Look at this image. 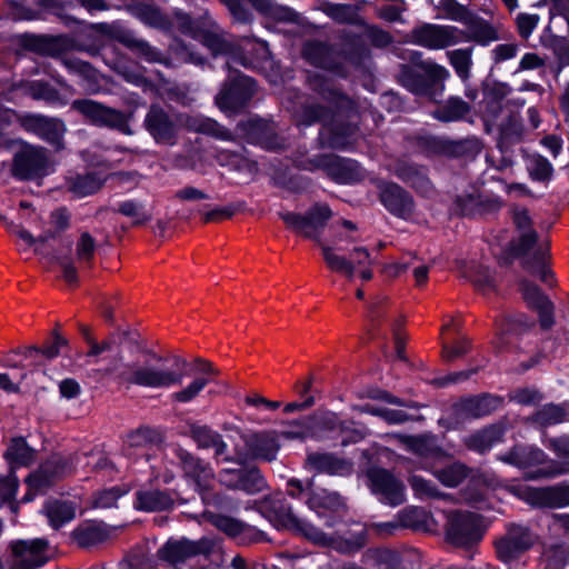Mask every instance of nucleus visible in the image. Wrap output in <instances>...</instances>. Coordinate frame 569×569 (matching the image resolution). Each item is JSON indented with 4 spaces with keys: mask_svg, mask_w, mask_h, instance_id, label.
Masks as SVG:
<instances>
[{
    "mask_svg": "<svg viewBox=\"0 0 569 569\" xmlns=\"http://www.w3.org/2000/svg\"><path fill=\"white\" fill-rule=\"evenodd\" d=\"M71 109L80 113L92 126L117 130L123 134L132 133L129 116L121 110L92 99H76L71 102Z\"/></svg>",
    "mask_w": 569,
    "mask_h": 569,
    "instance_id": "423d86ee",
    "label": "nucleus"
},
{
    "mask_svg": "<svg viewBox=\"0 0 569 569\" xmlns=\"http://www.w3.org/2000/svg\"><path fill=\"white\" fill-rule=\"evenodd\" d=\"M89 28L102 36L109 37L119 43H123L124 38L129 31L128 28H126L121 22L114 21L111 23L108 22H98V23H90Z\"/></svg>",
    "mask_w": 569,
    "mask_h": 569,
    "instance_id": "338daca9",
    "label": "nucleus"
},
{
    "mask_svg": "<svg viewBox=\"0 0 569 569\" xmlns=\"http://www.w3.org/2000/svg\"><path fill=\"white\" fill-rule=\"evenodd\" d=\"M216 546V541L209 537H202L199 540L188 538H170L158 549L157 557L172 567L186 563L197 556H209Z\"/></svg>",
    "mask_w": 569,
    "mask_h": 569,
    "instance_id": "1a4fd4ad",
    "label": "nucleus"
},
{
    "mask_svg": "<svg viewBox=\"0 0 569 569\" xmlns=\"http://www.w3.org/2000/svg\"><path fill=\"white\" fill-rule=\"evenodd\" d=\"M323 260L327 267L338 273H342L349 279L355 276V263L346 257L337 254L335 249L327 244H321Z\"/></svg>",
    "mask_w": 569,
    "mask_h": 569,
    "instance_id": "5fc2aeb1",
    "label": "nucleus"
},
{
    "mask_svg": "<svg viewBox=\"0 0 569 569\" xmlns=\"http://www.w3.org/2000/svg\"><path fill=\"white\" fill-rule=\"evenodd\" d=\"M66 126L62 120L38 114V137L51 144L56 151L64 148Z\"/></svg>",
    "mask_w": 569,
    "mask_h": 569,
    "instance_id": "ea45409f",
    "label": "nucleus"
},
{
    "mask_svg": "<svg viewBox=\"0 0 569 569\" xmlns=\"http://www.w3.org/2000/svg\"><path fill=\"white\" fill-rule=\"evenodd\" d=\"M307 506L319 512L321 509L338 511L345 508L343 498L336 491H329L323 488H315L313 481H307Z\"/></svg>",
    "mask_w": 569,
    "mask_h": 569,
    "instance_id": "cd10ccee",
    "label": "nucleus"
},
{
    "mask_svg": "<svg viewBox=\"0 0 569 569\" xmlns=\"http://www.w3.org/2000/svg\"><path fill=\"white\" fill-rule=\"evenodd\" d=\"M429 146L435 152L453 158L473 156L480 150L479 142L476 139L450 140L433 138Z\"/></svg>",
    "mask_w": 569,
    "mask_h": 569,
    "instance_id": "7c9ffc66",
    "label": "nucleus"
},
{
    "mask_svg": "<svg viewBox=\"0 0 569 569\" xmlns=\"http://www.w3.org/2000/svg\"><path fill=\"white\" fill-rule=\"evenodd\" d=\"M503 399L491 393H481L461 398L453 403L452 411L457 420L479 419L491 415L502 407Z\"/></svg>",
    "mask_w": 569,
    "mask_h": 569,
    "instance_id": "6ab92c4d",
    "label": "nucleus"
},
{
    "mask_svg": "<svg viewBox=\"0 0 569 569\" xmlns=\"http://www.w3.org/2000/svg\"><path fill=\"white\" fill-rule=\"evenodd\" d=\"M433 475L446 487L455 488L468 477V468L462 463L455 462L437 469Z\"/></svg>",
    "mask_w": 569,
    "mask_h": 569,
    "instance_id": "13d9d810",
    "label": "nucleus"
},
{
    "mask_svg": "<svg viewBox=\"0 0 569 569\" xmlns=\"http://www.w3.org/2000/svg\"><path fill=\"white\" fill-rule=\"evenodd\" d=\"M378 197L383 207L392 216L409 219L415 211L412 196L395 182L379 180L377 182Z\"/></svg>",
    "mask_w": 569,
    "mask_h": 569,
    "instance_id": "f3484780",
    "label": "nucleus"
},
{
    "mask_svg": "<svg viewBox=\"0 0 569 569\" xmlns=\"http://www.w3.org/2000/svg\"><path fill=\"white\" fill-rule=\"evenodd\" d=\"M568 417V407L565 403H547L539 408L529 419L541 428L563 422Z\"/></svg>",
    "mask_w": 569,
    "mask_h": 569,
    "instance_id": "de8ad7c7",
    "label": "nucleus"
},
{
    "mask_svg": "<svg viewBox=\"0 0 569 569\" xmlns=\"http://www.w3.org/2000/svg\"><path fill=\"white\" fill-rule=\"evenodd\" d=\"M301 54L315 67L332 71L341 68L340 54L327 42L308 40L303 43Z\"/></svg>",
    "mask_w": 569,
    "mask_h": 569,
    "instance_id": "5701e85b",
    "label": "nucleus"
},
{
    "mask_svg": "<svg viewBox=\"0 0 569 569\" xmlns=\"http://www.w3.org/2000/svg\"><path fill=\"white\" fill-rule=\"evenodd\" d=\"M393 174L412 187L426 182L425 173L420 167L403 161L395 166Z\"/></svg>",
    "mask_w": 569,
    "mask_h": 569,
    "instance_id": "e2e57ef3",
    "label": "nucleus"
},
{
    "mask_svg": "<svg viewBox=\"0 0 569 569\" xmlns=\"http://www.w3.org/2000/svg\"><path fill=\"white\" fill-rule=\"evenodd\" d=\"M511 219L519 231V238L509 242V251L516 257L525 256L537 243L538 233L532 228V220L528 209L523 207H513L511 209Z\"/></svg>",
    "mask_w": 569,
    "mask_h": 569,
    "instance_id": "412c9836",
    "label": "nucleus"
},
{
    "mask_svg": "<svg viewBox=\"0 0 569 569\" xmlns=\"http://www.w3.org/2000/svg\"><path fill=\"white\" fill-rule=\"evenodd\" d=\"M174 456L183 478L193 485L206 503H210V490L214 481V471L211 465L182 447L174 449Z\"/></svg>",
    "mask_w": 569,
    "mask_h": 569,
    "instance_id": "0eeeda50",
    "label": "nucleus"
},
{
    "mask_svg": "<svg viewBox=\"0 0 569 569\" xmlns=\"http://www.w3.org/2000/svg\"><path fill=\"white\" fill-rule=\"evenodd\" d=\"M499 459L518 468H528L542 465L546 461V455L539 448L519 445L515 446L507 453L501 455Z\"/></svg>",
    "mask_w": 569,
    "mask_h": 569,
    "instance_id": "473e14b6",
    "label": "nucleus"
},
{
    "mask_svg": "<svg viewBox=\"0 0 569 569\" xmlns=\"http://www.w3.org/2000/svg\"><path fill=\"white\" fill-rule=\"evenodd\" d=\"M473 47L449 50L446 57L457 76L467 81L471 74Z\"/></svg>",
    "mask_w": 569,
    "mask_h": 569,
    "instance_id": "8fccbe9b",
    "label": "nucleus"
},
{
    "mask_svg": "<svg viewBox=\"0 0 569 569\" xmlns=\"http://www.w3.org/2000/svg\"><path fill=\"white\" fill-rule=\"evenodd\" d=\"M74 48V41L67 34H38V54L59 58Z\"/></svg>",
    "mask_w": 569,
    "mask_h": 569,
    "instance_id": "49530a36",
    "label": "nucleus"
},
{
    "mask_svg": "<svg viewBox=\"0 0 569 569\" xmlns=\"http://www.w3.org/2000/svg\"><path fill=\"white\" fill-rule=\"evenodd\" d=\"M307 465L319 473L346 477L353 472V462L329 452H310Z\"/></svg>",
    "mask_w": 569,
    "mask_h": 569,
    "instance_id": "a878e982",
    "label": "nucleus"
},
{
    "mask_svg": "<svg viewBox=\"0 0 569 569\" xmlns=\"http://www.w3.org/2000/svg\"><path fill=\"white\" fill-rule=\"evenodd\" d=\"M177 122L178 131L184 128L188 131L211 136L219 140H233L231 131L211 118L183 112L177 113Z\"/></svg>",
    "mask_w": 569,
    "mask_h": 569,
    "instance_id": "4be33fe9",
    "label": "nucleus"
},
{
    "mask_svg": "<svg viewBox=\"0 0 569 569\" xmlns=\"http://www.w3.org/2000/svg\"><path fill=\"white\" fill-rule=\"evenodd\" d=\"M270 512L279 526L302 536L313 545L331 547L341 553H353L362 548L360 542L340 540L338 537L329 536L312 523L299 518L293 513L292 507L286 499H273L270 505Z\"/></svg>",
    "mask_w": 569,
    "mask_h": 569,
    "instance_id": "7ed1b4c3",
    "label": "nucleus"
},
{
    "mask_svg": "<svg viewBox=\"0 0 569 569\" xmlns=\"http://www.w3.org/2000/svg\"><path fill=\"white\" fill-rule=\"evenodd\" d=\"M455 203L462 216L490 213L500 208V202L498 200L486 198L477 192L458 196Z\"/></svg>",
    "mask_w": 569,
    "mask_h": 569,
    "instance_id": "72a5a7b5",
    "label": "nucleus"
},
{
    "mask_svg": "<svg viewBox=\"0 0 569 569\" xmlns=\"http://www.w3.org/2000/svg\"><path fill=\"white\" fill-rule=\"evenodd\" d=\"M208 521L218 530L222 531L223 533L231 538L248 532L252 533V540L258 541L260 540L262 535L259 531H252L251 528L244 522L221 513H210L208 516Z\"/></svg>",
    "mask_w": 569,
    "mask_h": 569,
    "instance_id": "37998d69",
    "label": "nucleus"
},
{
    "mask_svg": "<svg viewBox=\"0 0 569 569\" xmlns=\"http://www.w3.org/2000/svg\"><path fill=\"white\" fill-rule=\"evenodd\" d=\"M535 538L527 527L510 525L507 533L496 543L498 557L509 562L532 547Z\"/></svg>",
    "mask_w": 569,
    "mask_h": 569,
    "instance_id": "aec40b11",
    "label": "nucleus"
},
{
    "mask_svg": "<svg viewBox=\"0 0 569 569\" xmlns=\"http://www.w3.org/2000/svg\"><path fill=\"white\" fill-rule=\"evenodd\" d=\"M540 498L550 508L569 506V485L548 487L541 491Z\"/></svg>",
    "mask_w": 569,
    "mask_h": 569,
    "instance_id": "680f3d73",
    "label": "nucleus"
},
{
    "mask_svg": "<svg viewBox=\"0 0 569 569\" xmlns=\"http://www.w3.org/2000/svg\"><path fill=\"white\" fill-rule=\"evenodd\" d=\"M446 538L457 547L470 546L482 537L480 518L473 512L449 511L446 513Z\"/></svg>",
    "mask_w": 569,
    "mask_h": 569,
    "instance_id": "9b49d317",
    "label": "nucleus"
},
{
    "mask_svg": "<svg viewBox=\"0 0 569 569\" xmlns=\"http://www.w3.org/2000/svg\"><path fill=\"white\" fill-rule=\"evenodd\" d=\"M122 44L143 58L147 62L161 63L164 66L169 64V60L161 53V51L152 47L148 41L138 38L136 33L130 29Z\"/></svg>",
    "mask_w": 569,
    "mask_h": 569,
    "instance_id": "c03bdc74",
    "label": "nucleus"
},
{
    "mask_svg": "<svg viewBox=\"0 0 569 569\" xmlns=\"http://www.w3.org/2000/svg\"><path fill=\"white\" fill-rule=\"evenodd\" d=\"M244 449L236 452L233 461L243 463L247 460H276L280 443L274 431L254 432L243 437Z\"/></svg>",
    "mask_w": 569,
    "mask_h": 569,
    "instance_id": "dca6fc26",
    "label": "nucleus"
},
{
    "mask_svg": "<svg viewBox=\"0 0 569 569\" xmlns=\"http://www.w3.org/2000/svg\"><path fill=\"white\" fill-rule=\"evenodd\" d=\"M368 487L378 499L391 507L406 501V486L391 471L372 467L367 471Z\"/></svg>",
    "mask_w": 569,
    "mask_h": 569,
    "instance_id": "4468645a",
    "label": "nucleus"
},
{
    "mask_svg": "<svg viewBox=\"0 0 569 569\" xmlns=\"http://www.w3.org/2000/svg\"><path fill=\"white\" fill-rule=\"evenodd\" d=\"M6 459L10 463L11 469L27 466L33 459V450L27 445L23 438H14L11 440L6 451Z\"/></svg>",
    "mask_w": 569,
    "mask_h": 569,
    "instance_id": "3c124183",
    "label": "nucleus"
},
{
    "mask_svg": "<svg viewBox=\"0 0 569 569\" xmlns=\"http://www.w3.org/2000/svg\"><path fill=\"white\" fill-rule=\"evenodd\" d=\"M189 437L196 442L198 449H213L217 462L233 461V458L226 456L228 446L222 436L207 425L190 423Z\"/></svg>",
    "mask_w": 569,
    "mask_h": 569,
    "instance_id": "393cba45",
    "label": "nucleus"
},
{
    "mask_svg": "<svg viewBox=\"0 0 569 569\" xmlns=\"http://www.w3.org/2000/svg\"><path fill=\"white\" fill-rule=\"evenodd\" d=\"M14 143H18L20 148L14 154L12 174L20 180L31 179L36 173V148L21 140H17Z\"/></svg>",
    "mask_w": 569,
    "mask_h": 569,
    "instance_id": "4c0bfd02",
    "label": "nucleus"
},
{
    "mask_svg": "<svg viewBox=\"0 0 569 569\" xmlns=\"http://www.w3.org/2000/svg\"><path fill=\"white\" fill-rule=\"evenodd\" d=\"M34 208L31 202L21 201L19 204L18 216L8 219V216H1V220L14 238L18 252L24 260L31 259L36 252V238L33 237V219Z\"/></svg>",
    "mask_w": 569,
    "mask_h": 569,
    "instance_id": "9d476101",
    "label": "nucleus"
},
{
    "mask_svg": "<svg viewBox=\"0 0 569 569\" xmlns=\"http://www.w3.org/2000/svg\"><path fill=\"white\" fill-rule=\"evenodd\" d=\"M11 551L8 560V569H34L36 567V540H13L9 545ZM0 569H3L0 559Z\"/></svg>",
    "mask_w": 569,
    "mask_h": 569,
    "instance_id": "2f4dec72",
    "label": "nucleus"
},
{
    "mask_svg": "<svg viewBox=\"0 0 569 569\" xmlns=\"http://www.w3.org/2000/svg\"><path fill=\"white\" fill-rule=\"evenodd\" d=\"M307 82L309 89L318 93L330 107L309 101L303 103L298 116L299 123L311 126L316 122H322L319 132L320 143L333 149L346 147L348 139L355 134L357 128L350 122L339 121L332 107L339 109L349 104V98L339 90L333 81L319 73L309 74Z\"/></svg>",
    "mask_w": 569,
    "mask_h": 569,
    "instance_id": "f03ea898",
    "label": "nucleus"
},
{
    "mask_svg": "<svg viewBox=\"0 0 569 569\" xmlns=\"http://www.w3.org/2000/svg\"><path fill=\"white\" fill-rule=\"evenodd\" d=\"M129 11L138 20L151 28L166 30L170 27L169 18L154 4L144 2L133 3L129 7Z\"/></svg>",
    "mask_w": 569,
    "mask_h": 569,
    "instance_id": "79ce46f5",
    "label": "nucleus"
},
{
    "mask_svg": "<svg viewBox=\"0 0 569 569\" xmlns=\"http://www.w3.org/2000/svg\"><path fill=\"white\" fill-rule=\"evenodd\" d=\"M325 13L338 23L359 24L363 22L358 10L351 4L326 3Z\"/></svg>",
    "mask_w": 569,
    "mask_h": 569,
    "instance_id": "6e6d98bb",
    "label": "nucleus"
},
{
    "mask_svg": "<svg viewBox=\"0 0 569 569\" xmlns=\"http://www.w3.org/2000/svg\"><path fill=\"white\" fill-rule=\"evenodd\" d=\"M549 257V244L539 246L533 254L523 261V268L530 274L538 277L542 282L552 286L555 281L553 272L547 267Z\"/></svg>",
    "mask_w": 569,
    "mask_h": 569,
    "instance_id": "a19ab883",
    "label": "nucleus"
},
{
    "mask_svg": "<svg viewBox=\"0 0 569 569\" xmlns=\"http://www.w3.org/2000/svg\"><path fill=\"white\" fill-rule=\"evenodd\" d=\"M471 106L460 97H450L432 111V117L441 122H455L465 119Z\"/></svg>",
    "mask_w": 569,
    "mask_h": 569,
    "instance_id": "a18cd8bd",
    "label": "nucleus"
},
{
    "mask_svg": "<svg viewBox=\"0 0 569 569\" xmlns=\"http://www.w3.org/2000/svg\"><path fill=\"white\" fill-rule=\"evenodd\" d=\"M408 482L413 495L420 500L442 499L447 497V495L442 493L431 480L425 479L421 476L412 475L408 478Z\"/></svg>",
    "mask_w": 569,
    "mask_h": 569,
    "instance_id": "bf43d9fd",
    "label": "nucleus"
},
{
    "mask_svg": "<svg viewBox=\"0 0 569 569\" xmlns=\"http://www.w3.org/2000/svg\"><path fill=\"white\" fill-rule=\"evenodd\" d=\"M519 289L522 299L525 300L528 308L531 310L538 308V306H541L550 300L548 296L545 295L537 284L529 280H521L519 283Z\"/></svg>",
    "mask_w": 569,
    "mask_h": 569,
    "instance_id": "69168bd1",
    "label": "nucleus"
},
{
    "mask_svg": "<svg viewBox=\"0 0 569 569\" xmlns=\"http://www.w3.org/2000/svg\"><path fill=\"white\" fill-rule=\"evenodd\" d=\"M465 32L453 26L423 23L409 34L410 42L429 50H441L463 41Z\"/></svg>",
    "mask_w": 569,
    "mask_h": 569,
    "instance_id": "ddd939ff",
    "label": "nucleus"
},
{
    "mask_svg": "<svg viewBox=\"0 0 569 569\" xmlns=\"http://www.w3.org/2000/svg\"><path fill=\"white\" fill-rule=\"evenodd\" d=\"M462 24L467 28V30L463 31V40L473 41L481 46H488L499 39L496 28L490 22L472 12L468 14Z\"/></svg>",
    "mask_w": 569,
    "mask_h": 569,
    "instance_id": "c756f323",
    "label": "nucleus"
},
{
    "mask_svg": "<svg viewBox=\"0 0 569 569\" xmlns=\"http://www.w3.org/2000/svg\"><path fill=\"white\" fill-rule=\"evenodd\" d=\"M173 498L166 491L149 489L136 493L134 507L147 512L166 511L173 507Z\"/></svg>",
    "mask_w": 569,
    "mask_h": 569,
    "instance_id": "f704fd0d",
    "label": "nucleus"
},
{
    "mask_svg": "<svg viewBox=\"0 0 569 569\" xmlns=\"http://www.w3.org/2000/svg\"><path fill=\"white\" fill-rule=\"evenodd\" d=\"M36 349L30 347L26 352H13L0 359V366L11 370L21 369L33 371L36 367Z\"/></svg>",
    "mask_w": 569,
    "mask_h": 569,
    "instance_id": "052dcab7",
    "label": "nucleus"
},
{
    "mask_svg": "<svg viewBox=\"0 0 569 569\" xmlns=\"http://www.w3.org/2000/svg\"><path fill=\"white\" fill-rule=\"evenodd\" d=\"M220 92L216 97V103L222 111H239L244 108L257 91L256 82L252 78L232 70Z\"/></svg>",
    "mask_w": 569,
    "mask_h": 569,
    "instance_id": "6e6552de",
    "label": "nucleus"
},
{
    "mask_svg": "<svg viewBox=\"0 0 569 569\" xmlns=\"http://www.w3.org/2000/svg\"><path fill=\"white\" fill-rule=\"evenodd\" d=\"M169 359L172 365L166 367L164 362L168 359L152 350H144L138 358L130 361H124L123 355L118 352L109 358L104 367L93 368L88 376L93 381L111 378L127 388L134 386L147 389H169L182 385L188 375L187 369L192 365L199 376L171 395L173 402L189 403L199 397L214 377L220 375V371L203 358H196L192 363L177 355Z\"/></svg>",
    "mask_w": 569,
    "mask_h": 569,
    "instance_id": "f257e3e1",
    "label": "nucleus"
},
{
    "mask_svg": "<svg viewBox=\"0 0 569 569\" xmlns=\"http://www.w3.org/2000/svg\"><path fill=\"white\" fill-rule=\"evenodd\" d=\"M323 172L338 183H353L363 177V170L357 161L336 154H329Z\"/></svg>",
    "mask_w": 569,
    "mask_h": 569,
    "instance_id": "bb28decb",
    "label": "nucleus"
},
{
    "mask_svg": "<svg viewBox=\"0 0 569 569\" xmlns=\"http://www.w3.org/2000/svg\"><path fill=\"white\" fill-rule=\"evenodd\" d=\"M279 217L295 232L317 240L332 217V211L326 203H315L303 214L286 211L280 212Z\"/></svg>",
    "mask_w": 569,
    "mask_h": 569,
    "instance_id": "f8f14e48",
    "label": "nucleus"
},
{
    "mask_svg": "<svg viewBox=\"0 0 569 569\" xmlns=\"http://www.w3.org/2000/svg\"><path fill=\"white\" fill-rule=\"evenodd\" d=\"M526 132L520 114L510 112L499 123L498 144L502 148L519 143L523 140Z\"/></svg>",
    "mask_w": 569,
    "mask_h": 569,
    "instance_id": "e433bc0d",
    "label": "nucleus"
},
{
    "mask_svg": "<svg viewBox=\"0 0 569 569\" xmlns=\"http://www.w3.org/2000/svg\"><path fill=\"white\" fill-rule=\"evenodd\" d=\"M73 540L82 548L103 542L108 538L104 529L94 525L80 526L72 531Z\"/></svg>",
    "mask_w": 569,
    "mask_h": 569,
    "instance_id": "4d7b16f0",
    "label": "nucleus"
},
{
    "mask_svg": "<svg viewBox=\"0 0 569 569\" xmlns=\"http://www.w3.org/2000/svg\"><path fill=\"white\" fill-rule=\"evenodd\" d=\"M201 42L207 47L212 56H226L228 61L227 68L230 69L232 63L240 64L247 69H259L260 62L268 60L270 56L269 48L266 42H257L252 46V51L258 56L259 60L246 57L239 48L234 38L220 28L217 23H211L210 28L200 33Z\"/></svg>",
    "mask_w": 569,
    "mask_h": 569,
    "instance_id": "39448f33",
    "label": "nucleus"
},
{
    "mask_svg": "<svg viewBox=\"0 0 569 569\" xmlns=\"http://www.w3.org/2000/svg\"><path fill=\"white\" fill-rule=\"evenodd\" d=\"M104 182L106 178L94 171L76 173L67 179L68 190L79 198L98 192Z\"/></svg>",
    "mask_w": 569,
    "mask_h": 569,
    "instance_id": "c9c22d12",
    "label": "nucleus"
},
{
    "mask_svg": "<svg viewBox=\"0 0 569 569\" xmlns=\"http://www.w3.org/2000/svg\"><path fill=\"white\" fill-rule=\"evenodd\" d=\"M42 513L50 527L53 530H59L76 518L77 506L69 500L49 499L42 506Z\"/></svg>",
    "mask_w": 569,
    "mask_h": 569,
    "instance_id": "c85d7f7f",
    "label": "nucleus"
},
{
    "mask_svg": "<svg viewBox=\"0 0 569 569\" xmlns=\"http://www.w3.org/2000/svg\"><path fill=\"white\" fill-rule=\"evenodd\" d=\"M143 127L159 144L173 146L177 143L179 131L177 113H170L160 104L150 106L143 119Z\"/></svg>",
    "mask_w": 569,
    "mask_h": 569,
    "instance_id": "2eb2a0df",
    "label": "nucleus"
},
{
    "mask_svg": "<svg viewBox=\"0 0 569 569\" xmlns=\"http://www.w3.org/2000/svg\"><path fill=\"white\" fill-rule=\"evenodd\" d=\"M249 141L260 144L267 150L283 148L284 141L274 131V124L263 119H250L241 123Z\"/></svg>",
    "mask_w": 569,
    "mask_h": 569,
    "instance_id": "b1692460",
    "label": "nucleus"
},
{
    "mask_svg": "<svg viewBox=\"0 0 569 569\" xmlns=\"http://www.w3.org/2000/svg\"><path fill=\"white\" fill-rule=\"evenodd\" d=\"M525 163L531 180L548 183L552 179L553 167L547 158L532 153L525 158Z\"/></svg>",
    "mask_w": 569,
    "mask_h": 569,
    "instance_id": "09e8293b",
    "label": "nucleus"
},
{
    "mask_svg": "<svg viewBox=\"0 0 569 569\" xmlns=\"http://www.w3.org/2000/svg\"><path fill=\"white\" fill-rule=\"evenodd\" d=\"M367 556L376 566H383L386 569H398L401 562L399 555L387 548L371 549Z\"/></svg>",
    "mask_w": 569,
    "mask_h": 569,
    "instance_id": "774afa93",
    "label": "nucleus"
},
{
    "mask_svg": "<svg viewBox=\"0 0 569 569\" xmlns=\"http://www.w3.org/2000/svg\"><path fill=\"white\" fill-rule=\"evenodd\" d=\"M117 212L132 218L133 226H141L151 220V214L143 210V204L137 200H126L119 203Z\"/></svg>",
    "mask_w": 569,
    "mask_h": 569,
    "instance_id": "0e129e2a",
    "label": "nucleus"
},
{
    "mask_svg": "<svg viewBox=\"0 0 569 569\" xmlns=\"http://www.w3.org/2000/svg\"><path fill=\"white\" fill-rule=\"evenodd\" d=\"M503 430L499 426H489L463 439L465 446L472 451L485 453L502 439Z\"/></svg>",
    "mask_w": 569,
    "mask_h": 569,
    "instance_id": "58836bf2",
    "label": "nucleus"
},
{
    "mask_svg": "<svg viewBox=\"0 0 569 569\" xmlns=\"http://www.w3.org/2000/svg\"><path fill=\"white\" fill-rule=\"evenodd\" d=\"M74 458L53 452L38 466V492L53 487L74 471Z\"/></svg>",
    "mask_w": 569,
    "mask_h": 569,
    "instance_id": "a211bd4d",
    "label": "nucleus"
},
{
    "mask_svg": "<svg viewBox=\"0 0 569 569\" xmlns=\"http://www.w3.org/2000/svg\"><path fill=\"white\" fill-rule=\"evenodd\" d=\"M69 347V341L60 332V323H56L49 336L44 339L41 347H38V355L47 360L56 359L63 348Z\"/></svg>",
    "mask_w": 569,
    "mask_h": 569,
    "instance_id": "603ef678",
    "label": "nucleus"
},
{
    "mask_svg": "<svg viewBox=\"0 0 569 569\" xmlns=\"http://www.w3.org/2000/svg\"><path fill=\"white\" fill-rule=\"evenodd\" d=\"M449 71L433 61L416 62V68L402 63L399 66L397 81L415 96L438 102L443 96Z\"/></svg>",
    "mask_w": 569,
    "mask_h": 569,
    "instance_id": "20e7f679",
    "label": "nucleus"
},
{
    "mask_svg": "<svg viewBox=\"0 0 569 569\" xmlns=\"http://www.w3.org/2000/svg\"><path fill=\"white\" fill-rule=\"evenodd\" d=\"M267 488V481L257 467H243L239 485L236 490L248 495L262 492Z\"/></svg>",
    "mask_w": 569,
    "mask_h": 569,
    "instance_id": "864d4df0",
    "label": "nucleus"
}]
</instances>
